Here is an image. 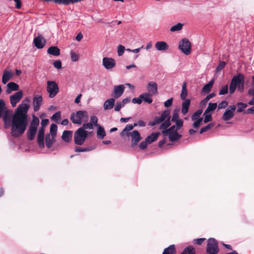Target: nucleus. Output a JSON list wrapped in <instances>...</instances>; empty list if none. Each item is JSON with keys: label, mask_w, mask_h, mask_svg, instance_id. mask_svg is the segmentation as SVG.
I'll list each match as a JSON object with an SVG mask.
<instances>
[{"label": "nucleus", "mask_w": 254, "mask_h": 254, "mask_svg": "<svg viewBox=\"0 0 254 254\" xmlns=\"http://www.w3.org/2000/svg\"><path fill=\"white\" fill-rule=\"evenodd\" d=\"M57 3L63 5H69V0H58Z\"/></svg>", "instance_id": "0e129e2a"}, {"label": "nucleus", "mask_w": 254, "mask_h": 254, "mask_svg": "<svg viewBox=\"0 0 254 254\" xmlns=\"http://www.w3.org/2000/svg\"><path fill=\"white\" fill-rule=\"evenodd\" d=\"M115 103V98H110L106 100L103 104V108L105 110H110L113 108Z\"/></svg>", "instance_id": "5701e85b"}, {"label": "nucleus", "mask_w": 254, "mask_h": 254, "mask_svg": "<svg viewBox=\"0 0 254 254\" xmlns=\"http://www.w3.org/2000/svg\"><path fill=\"white\" fill-rule=\"evenodd\" d=\"M85 130V129H92L93 128V126L91 123H88L84 124L82 127Z\"/></svg>", "instance_id": "4d7b16f0"}, {"label": "nucleus", "mask_w": 254, "mask_h": 254, "mask_svg": "<svg viewBox=\"0 0 254 254\" xmlns=\"http://www.w3.org/2000/svg\"><path fill=\"white\" fill-rule=\"evenodd\" d=\"M97 136L98 138L103 139L105 135L106 132L104 129V128L101 126H97Z\"/></svg>", "instance_id": "7c9ffc66"}, {"label": "nucleus", "mask_w": 254, "mask_h": 254, "mask_svg": "<svg viewBox=\"0 0 254 254\" xmlns=\"http://www.w3.org/2000/svg\"><path fill=\"white\" fill-rule=\"evenodd\" d=\"M214 83L213 80L210 81L208 83L205 84L202 89V92L207 93L211 90Z\"/></svg>", "instance_id": "f704fd0d"}, {"label": "nucleus", "mask_w": 254, "mask_h": 254, "mask_svg": "<svg viewBox=\"0 0 254 254\" xmlns=\"http://www.w3.org/2000/svg\"><path fill=\"white\" fill-rule=\"evenodd\" d=\"M88 136V132L83 128L79 127L74 134V143L78 145L83 144Z\"/></svg>", "instance_id": "0eeeda50"}, {"label": "nucleus", "mask_w": 254, "mask_h": 254, "mask_svg": "<svg viewBox=\"0 0 254 254\" xmlns=\"http://www.w3.org/2000/svg\"><path fill=\"white\" fill-rule=\"evenodd\" d=\"M125 89V86L124 84L114 86L112 96L115 99L119 98L123 94Z\"/></svg>", "instance_id": "2eb2a0df"}, {"label": "nucleus", "mask_w": 254, "mask_h": 254, "mask_svg": "<svg viewBox=\"0 0 254 254\" xmlns=\"http://www.w3.org/2000/svg\"><path fill=\"white\" fill-rule=\"evenodd\" d=\"M61 119V112H58L54 114L51 117V119L56 122H57Z\"/></svg>", "instance_id": "603ef678"}, {"label": "nucleus", "mask_w": 254, "mask_h": 254, "mask_svg": "<svg viewBox=\"0 0 254 254\" xmlns=\"http://www.w3.org/2000/svg\"><path fill=\"white\" fill-rule=\"evenodd\" d=\"M155 48L158 51H166L169 48V46L166 42L159 41L155 44Z\"/></svg>", "instance_id": "b1692460"}, {"label": "nucleus", "mask_w": 254, "mask_h": 254, "mask_svg": "<svg viewBox=\"0 0 254 254\" xmlns=\"http://www.w3.org/2000/svg\"><path fill=\"white\" fill-rule=\"evenodd\" d=\"M204 118L203 120L204 123H207L212 120V116L210 113H207L205 114V111L203 113Z\"/></svg>", "instance_id": "37998d69"}, {"label": "nucleus", "mask_w": 254, "mask_h": 254, "mask_svg": "<svg viewBox=\"0 0 254 254\" xmlns=\"http://www.w3.org/2000/svg\"><path fill=\"white\" fill-rule=\"evenodd\" d=\"M244 80V76L243 74L239 73L234 76L231 82L235 84L237 86Z\"/></svg>", "instance_id": "393cba45"}, {"label": "nucleus", "mask_w": 254, "mask_h": 254, "mask_svg": "<svg viewBox=\"0 0 254 254\" xmlns=\"http://www.w3.org/2000/svg\"><path fill=\"white\" fill-rule=\"evenodd\" d=\"M48 119H43L41 122V127H45L48 124Z\"/></svg>", "instance_id": "69168bd1"}, {"label": "nucleus", "mask_w": 254, "mask_h": 254, "mask_svg": "<svg viewBox=\"0 0 254 254\" xmlns=\"http://www.w3.org/2000/svg\"><path fill=\"white\" fill-rule=\"evenodd\" d=\"M252 88L248 91V94L250 96H253V98L249 102L248 104L250 105H254V75L252 76V82L251 83Z\"/></svg>", "instance_id": "cd10ccee"}, {"label": "nucleus", "mask_w": 254, "mask_h": 254, "mask_svg": "<svg viewBox=\"0 0 254 254\" xmlns=\"http://www.w3.org/2000/svg\"><path fill=\"white\" fill-rule=\"evenodd\" d=\"M238 109L237 112L238 113H241L243 111L244 109L246 108L247 107V104H244L241 102H239L237 103Z\"/></svg>", "instance_id": "79ce46f5"}, {"label": "nucleus", "mask_w": 254, "mask_h": 254, "mask_svg": "<svg viewBox=\"0 0 254 254\" xmlns=\"http://www.w3.org/2000/svg\"><path fill=\"white\" fill-rule=\"evenodd\" d=\"M33 43L37 49H42L46 45V40L42 35H39L34 39Z\"/></svg>", "instance_id": "dca6fc26"}, {"label": "nucleus", "mask_w": 254, "mask_h": 254, "mask_svg": "<svg viewBox=\"0 0 254 254\" xmlns=\"http://www.w3.org/2000/svg\"><path fill=\"white\" fill-rule=\"evenodd\" d=\"M159 135L160 132H158L152 133L150 135L148 136L146 138V141H147L148 143H151L155 141Z\"/></svg>", "instance_id": "c756f323"}, {"label": "nucleus", "mask_w": 254, "mask_h": 254, "mask_svg": "<svg viewBox=\"0 0 254 254\" xmlns=\"http://www.w3.org/2000/svg\"><path fill=\"white\" fill-rule=\"evenodd\" d=\"M88 118L86 111H78L75 113H72L70 120L74 124L81 125L83 121H87Z\"/></svg>", "instance_id": "39448f33"}, {"label": "nucleus", "mask_w": 254, "mask_h": 254, "mask_svg": "<svg viewBox=\"0 0 254 254\" xmlns=\"http://www.w3.org/2000/svg\"><path fill=\"white\" fill-rule=\"evenodd\" d=\"M192 121L194 122L192 125L193 127L195 128H198L201 125L203 119Z\"/></svg>", "instance_id": "de8ad7c7"}, {"label": "nucleus", "mask_w": 254, "mask_h": 254, "mask_svg": "<svg viewBox=\"0 0 254 254\" xmlns=\"http://www.w3.org/2000/svg\"><path fill=\"white\" fill-rule=\"evenodd\" d=\"M5 107L4 102L2 100L0 99V118L1 117L3 113H4V115L3 117V120L4 121L5 127H7V121L9 120H8L7 111H5Z\"/></svg>", "instance_id": "a211bd4d"}, {"label": "nucleus", "mask_w": 254, "mask_h": 254, "mask_svg": "<svg viewBox=\"0 0 254 254\" xmlns=\"http://www.w3.org/2000/svg\"><path fill=\"white\" fill-rule=\"evenodd\" d=\"M225 64V62H220L216 68V71L218 72L221 70L224 67Z\"/></svg>", "instance_id": "bf43d9fd"}, {"label": "nucleus", "mask_w": 254, "mask_h": 254, "mask_svg": "<svg viewBox=\"0 0 254 254\" xmlns=\"http://www.w3.org/2000/svg\"><path fill=\"white\" fill-rule=\"evenodd\" d=\"M151 95L150 93H145L140 94V97L142 98V101L146 102L148 104H150L152 102V99L151 98Z\"/></svg>", "instance_id": "473e14b6"}, {"label": "nucleus", "mask_w": 254, "mask_h": 254, "mask_svg": "<svg viewBox=\"0 0 254 254\" xmlns=\"http://www.w3.org/2000/svg\"><path fill=\"white\" fill-rule=\"evenodd\" d=\"M57 128L58 127L56 124H52L50 126V133L47 134L46 136V145L49 148L52 147L53 142L55 141V138L57 135Z\"/></svg>", "instance_id": "423d86ee"}, {"label": "nucleus", "mask_w": 254, "mask_h": 254, "mask_svg": "<svg viewBox=\"0 0 254 254\" xmlns=\"http://www.w3.org/2000/svg\"><path fill=\"white\" fill-rule=\"evenodd\" d=\"M91 123L93 126H96L97 127V126H99L100 125H98V118L96 116H92L90 118V122Z\"/></svg>", "instance_id": "864d4df0"}, {"label": "nucleus", "mask_w": 254, "mask_h": 254, "mask_svg": "<svg viewBox=\"0 0 254 254\" xmlns=\"http://www.w3.org/2000/svg\"><path fill=\"white\" fill-rule=\"evenodd\" d=\"M236 110V107L234 105L229 106L224 113L222 119L224 121H227L231 119L234 116V112Z\"/></svg>", "instance_id": "ddd939ff"}, {"label": "nucleus", "mask_w": 254, "mask_h": 254, "mask_svg": "<svg viewBox=\"0 0 254 254\" xmlns=\"http://www.w3.org/2000/svg\"><path fill=\"white\" fill-rule=\"evenodd\" d=\"M19 90V85L13 82H9L6 85V93L8 94H10L12 91H18Z\"/></svg>", "instance_id": "412c9836"}, {"label": "nucleus", "mask_w": 254, "mask_h": 254, "mask_svg": "<svg viewBox=\"0 0 254 254\" xmlns=\"http://www.w3.org/2000/svg\"><path fill=\"white\" fill-rule=\"evenodd\" d=\"M54 66L57 69H60L62 68V63L60 60H57L53 63Z\"/></svg>", "instance_id": "052dcab7"}, {"label": "nucleus", "mask_w": 254, "mask_h": 254, "mask_svg": "<svg viewBox=\"0 0 254 254\" xmlns=\"http://www.w3.org/2000/svg\"><path fill=\"white\" fill-rule=\"evenodd\" d=\"M228 103L226 101H223L221 102L218 105V109H224L227 107Z\"/></svg>", "instance_id": "5fc2aeb1"}, {"label": "nucleus", "mask_w": 254, "mask_h": 254, "mask_svg": "<svg viewBox=\"0 0 254 254\" xmlns=\"http://www.w3.org/2000/svg\"><path fill=\"white\" fill-rule=\"evenodd\" d=\"M39 124V119L36 116H33L32 121L27 131V138L28 139L32 140L34 139Z\"/></svg>", "instance_id": "6e6552de"}, {"label": "nucleus", "mask_w": 254, "mask_h": 254, "mask_svg": "<svg viewBox=\"0 0 254 254\" xmlns=\"http://www.w3.org/2000/svg\"><path fill=\"white\" fill-rule=\"evenodd\" d=\"M43 98L41 95H36L33 100V106L34 112H37L42 104Z\"/></svg>", "instance_id": "f3484780"}, {"label": "nucleus", "mask_w": 254, "mask_h": 254, "mask_svg": "<svg viewBox=\"0 0 254 254\" xmlns=\"http://www.w3.org/2000/svg\"><path fill=\"white\" fill-rule=\"evenodd\" d=\"M205 240V238H199V239H194V241L195 242V243L196 244L200 245L204 242V241Z\"/></svg>", "instance_id": "338daca9"}, {"label": "nucleus", "mask_w": 254, "mask_h": 254, "mask_svg": "<svg viewBox=\"0 0 254 254\" xmlns=\"http://www.w3.org/2000/svg\"><path fill=\"white\" fill-rule=\"evenodd\" d=\"M175 253V246L174 245L170 246L165 249L162 254H174Z\"/></svg>", "instance_id": "e433bc0d"}, {"label": "nucleus", "mask_w": 254, "mask_h": 254, "mask_svg": "<svg viewBox=\"0 0 254 254\" xmlns=\"http://www.w3.org/2000/svg\"><path fill=\"white\" fill-rule=\"evenodd\" d=\"M137 126V123H134L133 125L128 124L121 132L122 136H127L131 137V140L132 145H136L141 139V137L139 132L137 130H133L130 132L134 127Z\"/></svg>", "instance_id": "7ed1b4c3"}, {"label": "nucleus", "mask_w": 254, "mask_h": 254, "mask_svg": "<svg viewBox=\"0 0 254 254\" xmlns=\"http://www.w3.org/2000/svg\"><path fill=\"white\" fill-rule=\"evenodd\" d=\"M183 124V122L179 121L177 123V125L172 126L169 128L162 129V134L164 136H168L171 142L177 141L182 136L181 130Z\"/></svg>", "instance_id": "f03ea898"}, {"label": "nucleus", "mask_w": 254, "mask_h": 254, "mask_svg": "<svg viewBox=\"0 0 254 254\" xmlns=\"http://www.w3.org/2000/svg\"><path fill=\"white\" fill-rule=\"evenodd\" d=\"M72 137V131L71 130H64L62 134V138L66 142H69L71 140Z\"/></svg>", "instance_id": "a878e982"}, {"label": "nucleus", "mask_w": 254, "mask_h": 254, "mask_svg": "<svg viewBox=\"0 0 254 254\" xmlns=\"http://www.w3.org/2000/svg\"><path fill=\"white\" fill-rule=\"evenodd\" d=\"M215 94L214 93H211L208 95L201 102V104L202 105H205L207 103V102L212 98L214 97Z\"/></svg>", "instance_id": "a18cd8bd"}, {"label": "nucleus", "mask_w": 254, "mask_h": 254, "mask_svg": "<svg viewBox=\"0 0 254 254\" xmlns=\"http://www.w3.org/2000/svg\"><path fill=\"white\" fill-rule=\"evenodd\" d=\"M191 44L187 39H182L179 44V49L186 55H189L191 53Z\"/></svg>", "instance_id": "9d476101"}, {"label": "nucleus", "mask_w": 254, "mask_h": 254, "mask_svg": "<svg viewBox=\"0 0 254 254\" xmlns=\"http://www.w3.org/2000/svg\"><path fill=\"white\" fill-rule=\"evenodd\" d=\"M45 128L43 127H40L38 133V143L40 148L44 147V132Z\"/></svg>", "instance_id": "6ab92c4d"}, {"label": "nucleus", "mask_w": 254, "mask_h": 254, "mask_svg": "<svg viewBox=\"0 0 254 254\" xmlns=\"http://www.w3.org/2000/svg\"><path fill=\"white\" fill-rule=\"evenodd\" d=\"M71 59L72 62H77L79 59V55L77 54L74 53L73 52H71L70 53Z\"/></svg>", "instance_id": "3c124183"}, {"label": "nucleus", "mask_w": 254, "mask_h": 254, "mask_svg": "<svg viewBox=\"0 0 254 254\" xmlns=\"http://www.w3.org/2000/svg\"><path fill=\"white\" fill-rule=\"evenodd\" d=\"M190 104V101L189 99H187L182 103L181 112L183 115H185L188 113Z\"/></svg>", "instance_id": "bb28decb"}, {"label": "nucleus", "mask_w": 254, "mask_h": 254, "mask_svg": "<svg viewBox=\"0 0 254 254\" xmlns=\"http://www.w3.org/2000/svg\"><path fill=\"white\" fill-rule=\"evenodd\" d=\"M188 95V91L187 89V84L184 82L182 85V92L181 94V98L182 100H185Z\"/></svg>", "instance_id": "4c0bfd02"}, {"label": "nucleus", "mask_w": 254, "mask_h": 254, "mask_svg": "<svg viewBox=\"0 0 254 254\" xmlns=\"http://www.w3.org/2000/svg\"><path fill=\"white\" fill-rule=\"evenodd\" d=\"M237 87V86L235 84H233L231 82H230L229 86V92L231 94L234 93Z\"/></svg>", "instance_id": "6e6d98bb"}, {"label": "nucleus", "mask_w": 254, "mask_h": 254, "mask_svg": "<svg viewBox=\"0 0 254 254\" xmlns=\"http://www.w3.org/2000/svg\"><path fill=\"white\" fill-rule=\"evenodd\" d=\"M125 106L121 101H117L114 108L115 111H119Z\"/></svg>", "instance_id": "8fccbe9b"}, {"label": "nucleus", "mask_w": 254, "mask_h": 254, "mask_svg": "<svg viewBox=\"0 0 254 254\" xmlns=\"http://www.w3.org/2000/svg\"><path fill=\"white\" fill-rule=\"evenodd\" d=\"M29 106L22 103L18 106L12 116L11 134L14 137L21 136L25 131L27 125V112Z\"/></svg>", "instance_id": "f257e3e1"}, {"label": "nucleus", "mask_w": 254, "mask_h": 254, "mask_svg": "<svg viewBox=\"0 0 254 254\" xmlns=\"http://www.w3.org/2000/svg\"><path fill=\"white\" fill-rule=\"evenodd\" d=\"M23 95V91L20 90L10 96V101L12 107H14L16 106L17 103L19 102L22 98Z\"/></svg>", "instance_id": "4468645a"}, {"label": "nucleus", "mask_w": 254, "mask_h": 254, "mask_svg": "<svg viewBox=\"0 0 254 254\" xmlns=\"http://www.w3.org/2000/svg\"><path fill=\"white\" fill-rule=\"evenodd\" d=\"M146 88L148 92L152 95H156L158 93L157 84L155 82H149Z\"/></svg>", "instance_id": "aec40b11"}, {"label": "nucleus", "mask_w": 254, "mask_h": 254, "mask_svg": "<svg viewBox=\"0 0 254 254\" xmlns=\"http://www.w3.org/2000/svg\"><path fill=\"white\" fill-rule=\"evenodd\" d=\"M179 109H175L173 111L172 122L175 123V125H177V123L179 121L183 122V120L179 118Z\"/></svg>", "instance_id": "72a5a7b5"}, {"label": "nucleus", "mask_w": 254, "mask_h": 254, "mask_svg": "<svg viewBox=\"0 0 254 254\" xmlns=\"http://www.w3.org/2000/svg\"><path fill=\"white\" fill-rule=\"evenodd\" d=\"M202 113V110L201 109L197 110L196 112L194 113L191 117V120H196L202 119L203 118L201 117V115Z\"/></svg>", "instance_id": "58836bf2"}, {"label": "nucleus", "mask_w": 254, "mask_h": 254, "mask_svg": "<svg viewBox=\"0 0 254 254\" xmlns=\"http://www.w3.org/2000/svg\"><path fill=\"white\" fill-rule=\"evenodd\" d=\"M47 53L51 55L58 56L60 55V50L58 47L52 46L48 49Z\"/></svg>", "instance_id": "c85d7f7f"}, {"label": "nucleus", "mask_w": 254, "mask_h": 254, "mask_svg": "<svg viewBox=\"0 0 254 254\" xmlns=\"http://www.w3.org/2000/svg\"><path fill=\"white\" fill-rule=\"evenodd\" d=\"M228 92V86L227 85H226L223 86L220 90L219 91V94L220 95H223L226 94Z\"/></svg>", "instance_id": "09e8293b"}, {"label": "nucleus", "mask_w": 254, "mask_h": 254, "mask_svg": "<svg viewBox=\"0 0 254 254\" xmlns=\"http://www.w3.org/2000/svg\"><path fill=\"white\" fill-rule=\"evenodd\" d=\"M173 100V99L172 98L168 99L167 101H166L164 102V106L165 107H170L172 104Z\"/></svg>", "instance_id": "e2e57ef3"}, {"label": "nucleus", "mask_w": 254, "mask_h": 254, "mask_svg": "<svg viewBox=\"0 0 254 254\" xmlns=\"http://www.w3.org/2000/svg\"><path fill=\"white\" fill-rule=\"evenodd\" d=\"M219 251L218 243L214 238H209L207 240L206 252L209 254H216Z\"/></svg>", "instance_id": "9b49d317"}, {"label": "nucleus", "mask_w": 254, "mask_h": 254, "mask_svg": "<svg viewBox=\"0 0 254 254\" xmlns=\"http://www.w3.org/2000/svg\"><path fill=\"white\" fill-rule=\"evenodd\" d=\"M96 146L87 147H81L79 146H75L74 151L77 152H88L90 151L95 149Z\"/></svg>", "instance_id": "2f4dec72"}, {"label": "nucleus", "mask_w": 254, "mask_h": 254, "mask_svg": "<svg viewBox=\"0 0 254 254\" xmlns=\"http://www.w3.org/2000/svg\"><path fill=\"white\" fill-rule=\"evenodd\" d=\"M217 107V104L216 103H209L208 104V106L205 110V114L207 113H211Z\"/></svg>", "instance_id": "ea45409f"}, {"label": "nucleus", "mask_w": 254, "mask_h": 254, "mask_svg": "<svg viewBox=\"0 0 254 254\" xmlns=\"http://www.w3.org/2000/svg\"><path fill=\"white\" fill-rule=\"evenodd\" d=\"M125 50V47L124 46L121 45H119L117 48V52L118 56H122L123 55Z\"/></svg>", "instance_id": "49530a36"}, {"label": "nucleus", "mask_w": 254, "mask_h": 254, "mask_svg": "<svg viewBox=\"0 0 254 254\" xmlns=\"http://www.w3.org/2000/svg\"><path fill=\"white\" fill-rule=\"evenodd\" d=\"M148 144V142L147 141H146V140H145V141L141 142L139 144V147L141 149H142V150L145 149L146 148Z\"/></svg>", "instance_id": "680f3d73"}, {"label": "nucleus", "mask_w": 254, "mask_h": 254, "mask_svg": "<svg viewBox=\"0 0 254 254\" xmlns=\"http://www.w3.org/2000/svg\"><path fill=\"white\" fill-rule=\"evenodd\" d=\"M183 25L184 24L178 23L177 24L172 26L170 28V30L172 32L180 31L182 29Z\"/></svg>", "instance_id": "c9c22d12"}, {"label": "nucleus", "mask_w": 254, "mask_h": 254, "mask_svg": "<svg viewBox=\"0 0 254 254\" xmlns=\"http://www.w3.org/2000/svg\"><path fill=\"white\" fill-rule=\"evenodd\" d=\"M194 248L191 246L187 247L181 254H195Z\"/></svg>", "instance_id": "a19ab883"}, {"label": "nucleus", "mask_w": 254, "mask_h": 254, "mask_svg": "<svg viewBox=\"0 0 254 254\" xmlns=\"http://www.w3.org/2000/svg\"><path fill=\"white\" fill-rule=\"evenodd\" d=\"M214 126V124L212 123H210L208 124V125L206 126L205 127H202L199 131V133L200 134L208 131L209 129H210L211 127H212Z\"/></svg>", "instance_id": "c03bdc74"}, {"label": "nucleus", "mask_w": 254, "mask_h": 254, "mask_svg": "<svg viewBox=\"0 0 254 254\" xmlns=\"http://www.w3.org/2000/svg\"><path fill=\"white\" fill-rule=\"evenodd\" d=\"M116 61L112 58L104 57L102 59V64L107 70L113 69L116 66Z\"/></svg>", "instance_id": "f8f14e48"}, {"label": "nucleus", "mask_w": 254, "mask_h": 254, "mask_svg": "<svg viewBox=\"0 0 254 254\" xmlns=\"http://www.w3.org/2000/svg\"><path fill=\"white\" fill-rule=\"evenodd\" d=\"M238 90L242 92L244 90V80L243 82H241L239 85L237 86Z\"/></svg>", "instance_id": "774afa93"}, {"label": "nucleus", "mask_w": 254, "mask_h": 254, "mask_svg": "<svg viewBox=\"0 0 254 254\" xmlns=\"http://www.w3.org/2000/svg\"><path fill=\"white\" fill-rule=\"evenodd\" d=\"M46 91L50 98L55 97L59 91L58 84L55 81L48 80L47 82Z\"/></svg>", "instance_id": "1a4fd4ad"}, {"label": "nucleus", "mask_w": 254, "mask_h": 254, "mask_svg": "<svg viewBox=\"0 0 254 254\" xmlns=\"http://www.w3.org/2000/svg\"><path fill=\"white\" fill-rule=\"evenodd\" d=\"M132 102L134 104H140L142 102V98L140 97V95L138 98H134L132 100Z\"/></svg>", "instance_id": "13d9d810"}, {"label": "nucleus", "mask_w": 254, "mask_h": 254, "mask_svg": "<svg viewBox=\"0 0 254 254\" xmlns=\"http://www.w3.org/2000/svg\"><path fill=\"white\" fill-rule=\"evenodd\" d=\"M170 119V111L166 110L162 113L160 117H156L154 119V120L151 123V125L154 126L161 123L160 129H166L171 125Z\"/></svg>", "instance_id": "20e7f679"}, {"label": "nucleus", "mask_w": 254, "mask_h": 254, "mask_svg": "<svg viewBox=\"0 0 254 254\" xmlns=\"http://www.w3.org/2000/svg\"><path fill=\"white\" fill-rule=\"evenodd\" d=\"M13 75V73L10 70H4L2 76V82L4 84H6L12 78Z\"/></svg>", "instance_id": "4be33fe9"}]
</instances>
